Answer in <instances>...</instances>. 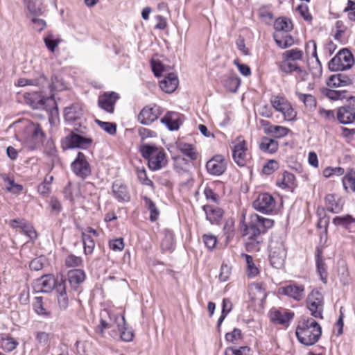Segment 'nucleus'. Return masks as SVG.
Masks as SVG:
<instances>
[{
	"label": "nucleus",
	"mask_w": 355,
	"mask_h": 355,
	"mask_svg": "<svg viewBox=\"0 0 355 355\" xmlns=\"http://www.w3.org/2000/svg\"><path fill=\"white\" fill-rule=\"evenodd\" d=\"M274 225V220L257 214L250 216V221L244 224L242 229V237L245 242V248L248 252L259 250V244L262 242L261 234H264Z\"/></svg>",
	"instance_id": "1"
},
{
	"label": "nucleus",
	"mask_w": 355,
	"mask_h": 355,
	"mask_svg": "<svg viewBox=\"0 0 355 355\" xmlns=\"http://www.w3.org/2000/svg\"><path fill=\"white\" fill-rule=\"evenodd\" d=\"M295 335L301 344L305 346H311L316 343L321 337L322 328L315 319L303 317L298 322Z\"/></svg>",
	"instance_id": "2"
},
{
	"label": "nucleus",
	"mask_w": 355,
	"mask_h": 355,
	"mask_svg": "<svg viewBox=\"0 0 355 355\" xmlns=\"http://www.w3.org/2000/svg\"><path fill=\"white\" fill-rule=\"evenodd\" d=\"M24 98L27 105L33 109L45 110L48 114L49 122L53 123L58 118V108L53 96L44 98L41 96L39 91L33 93L26 92Z\"/></svg>",
	"instance_id": "3"
},
{
	"label": "nucleus",
	"mask_w": 355,
	"mask_h": 355,
	"mask_svg": "<svg viewBox=\"0 0 355 355\" xmlns=\"http://www.w3.org/2000/svg\"><path fill=\"white\" fill-rule=\"evenodd\" d=\"M24 148L33 150L44 143L46 135L38 122L24 119Z\"/></svg>",
	"instance_id": "4"
},
{
	"label": "nucleus",
	"mask_w": 355,
	"mask_h": 355,
	"mask_svg": "<svg viewBox=\"0 0 355 355\" xmlns=\"http://www.w3.org/2000/svg\"><path fill=\"white\" fill-rule=\"evenodd\" d=\"M140 153L144 158L148 159V165L152 171H157L167 164L166 153L162 148L150 144H144L140 147Z\"/></svg>",
	"instance_id": "5"
},
{
	"label": "nucleus",
	"mask_w": 355,
	"mask_h": 355,
	"mask_svg": "<svg viewBox=\"0 0 355 355\" xmlns=\"http://www.w3.org/2000/svg\"><path fill=\"white\" fill-rule=\"evenodd\" d=\"M84 133L81 127L74 128L70 133L67 135L62 141L63 148H87L92 143V139L89 137H85L81 134Z\"/></svg>",
	"instance_id": "6"
},
{
	"label": "nucleus",
	"mask_w": 355,
	"mask_h": 355,
	"mask_svg": "<svg viewBox=\"0 0 355 355\" xmlns=\"http://www.w3.org/2000/svg\"><path fill=\"white\" fill-rule=\"evenodd\" d=\"M354 63L352 53L346 49L340 50L329 62L328 67L332 71L350 69Z\"/></svg>",
	"instance_id": "7"
},
{
	"label": "nucleus",
	"mask_w": 355,
	"mask_h": 355,
	"mask_svg": "<svg viewBox=\"0 0 355 355\" xmlns=\"http://www.w3.org/2000/svg\"><path fill=\"white\" fill-rule=\"evenodd\" d=\"M306 306L311 315L315 318L322 319L324 300L322 294L318 290H313L306 299Z\"/></svg>",
	"instance_id": "8"
},
{
	"label": "nucleus",
	"mask_w": 355,
	"mask_h": 355,
	"mask_svg": "<svg viewBox=\"0 0 355 355\" xmlns=\"http://www.w3.org/2000/svg\"><path fill=\"white\" fill-rule=\"evenodd\" d=\"M270 248V262L272 267L275 268H281L284 263L286 256L284 245L282 242L272 240L269 244Z\"/></svg>",
	"instance_id": "9"
},
{
	"label": "nucleus",
	"mask_w": 355,
	"mask_h": 355,
	"mask_svg": "<svg viewBox=\"0 0 355 355\" xmlns=\"http://www.w3.org/2000/svg\"><path fill=\"white\" fill-rule=\"evenodd\" d=\"M162 114V108L156 104L145 106L138 115V121L144 125H150Z\"/></svg>",
	"instance_id": "10"
},
{
	"label": "nucleus",
	"mask_w": 355,
	"mask_h": 355,
	"mask_svg": "<svg viewBox=\"0 0 355 355\" xmlns=\"http://www.w3.org/2000/svg\"><path fill=\"white\" fill-rule=\"evenodd\" d=\"M234 144L232 147V157L234 161L241 166H243L246 164V152H247V143L243 138L239 136L232 142Z\"/></svg>",
	"instance_id": "11"
},
{
	"label": "nucleus",
	"mask_w": 355,
	"mask_h": 355,
	"mask_svg": "<svg viewBox=\"0 0 355 355\" xmlns=\"http://www.w3.org/2000/svg\"><path fill=\"white\" fill-rule=\"evenodd\" d=\"M71 168L76 175L82 178H85L91 174L89 164L81 152H78L76 159L72 162Z\"/></svg>",
	"instance_id": "12"
},
{
	"label": "nucleus",
	"mask_w": 355,
	"mask_h": 355,
	"mask_svg": "<svg viewBox=\"0 0 355 355\" xmlns=\"http://www.w3.org/2000/svg\"><path fill=\"white\" fill-rule=\"evenodd\" d=\"M275 206V201L273 197L268 193L259 195L257 199L253 202L254 208L264 214L272 212Z\"/></svg>",
	"instance_id": "13"
},
{
	"label": "nucleus",
	"mask_w": 355,
	"mask_h": 355,
	"mask_svg": "<svg viewBox=\"0 0 355 355\" xmlns=\"http://www.w3.org/2000/svg\"><path fill=\"white\" fill-rule=\"evenodd\" d=\"M207 172L213 175L219 176L224 173L227 168L225 158L221 155H216L206 164Z\"/></svg>",
	"instance_id": "14"
},
{
	"label": "nucleus",
	"mask_w": 355,
	"mask_h": 355,
	"mask_svg": "<svg viewBox=\"0 0 355 355\" xmlns=\"http://www.w3.org/2000/svg\"><path fill=\"white\" fill-rule=\"evenodd\" d=\"M56 278L51 274L42 275L40 278L35 279L33 282V289L36 292L49 293L55 285H56Z\"/></svg>",
	"instance_id": "15"
},
{
	"label": "nucleus",
	"mask_w": 355,
	"mask_h": 355,
	"mask_svg": "<svg viewBox=\"0 0 355 355\" xmlns=\"http://www.w3.org/2000/svg\"><path fill=\"white\" fill-rule=\"evenodd\" d=\"M119 98V96L114 92H105L99 96L98 100V105L99 107L110 114H113L114 112V106L116 101Z\"/></svg>",
	"instance_id": "16"
},
{
	"label": "nucleus",
	"mask_w": 355,
	"mask_h": 355,
	"mask_svg": "<svg viewBox=\"0 0 355 355\" xmlns=\"http://www.w3.org/2000/svg\"><path fill=\"white\" fill-rule=\"evenodd\" d=\"M355 82V74L339 73L331 76L327 82L329 87H343L353 84Z\"/></svg>",
	"instance_id": "17"
},
{
	"label": "nucleus",
	"mask_w": 355,
	"mask_h": 355,
	"mask_svg": "<svg viewBox=\"0 0 355 355\" xmlns=\"http://www.w3.org/2000/svg\"><path fill=\"white\" fill-rule=\"evenodd\" d=\"M337 119L342 124L352 123L355 120V103L352 107L343 106L338 108L336 115Z\"/></svg>",
	"instance_id": "18"
},
{
	"label": "nucleus",
	"mask_w": 355,
	"mask_h": 355,
	"mask_svg": "<svg viewBox=\"0 0 355 355\" xmlns=\"http://www.w3.org/2000/svg\"><path fill=\"white\" fill-rule=\"evenodd\" d=\"M281 289L282 294L288 295L297 301L301 300L304 296V286L302 284L291 283Z\"/></svg>",
	"instance_id": "19"
},
{
	"label": "nucleus",
	"mask_w": 355,
	"mask_h": 355,
	"mask_svg": "<svg viewBox=\"0 0 355 355\" xmlns=\"http://www.w3.org/2000/svg\"><path fill=\"white\" fill-rule=\"evenodd\" d=\"M112 191L114 196L119 202H128L130 200V196L125 184L119 180L114 182L112 187Z\"/></svg>",
	"instance_id": "20"
},
{
	"label": "nucleus",
	"mask_w": 355,
	"mask_h": 355,
	"mask_svg": "<svg viewBox=\"0 0 355 355\" xmlns=\"http://www.w3.org/2000/svg\"><path fill=\"white\" fill-rule=\"evenodd\" d=\"M179 80L178 76L174 73H170L164 79L160 81L159 87L166 93H172L178 87Z\"/></svg>",
	"instance_id": "21"
},
{
	"label": "nucleus",
	"mask_w": 355,
	"mask_h": 355,
	"mask_svg": "<svg viewBox=\"0 0 355 355\" xmlns=\"http://www.w3.org/2000/svg\"><path fill=\"white\" fill-rule=\"evenodd\" d=\"M325 203L327 210L333 213H339L343 207V200L334 194H327L325 197Z\"/></svg>",
	"instance_id": "22"
},
{
	"label": "nucleus",
	"mask_w": 355,
	"mask_h": 355,
	"mask_svg": "<svg viewBox=\"0 0 355 355\" xmlns=\"http://www.w3.org/2000/svg\"><path fill=\"white\" fill-rule=\"evenodd\" d=\"M294 316V313L291 311L283 310L278 311L275 310L271 312V320L278 324L288 326L290 320Z\"/></svg>",
	"instance_id": "23"
},
{
	"label": "nucleus",
	"mask_w": 355,
	"mask_h": 355,
	"mask_svg": "<svg viewBox=\"0 0 355 355\" xmlns=\"http://www.w3.org/2000/svg\"><path fill=\"white\" fill-rule=\"evenodd\" d=\"M68 280L71 287L76 289L85 279V273L83 270H70L67 273Z\"/></svg>",
	"instance_id": "24"
},
{
	"label": "nucleus",
	"mask_w": 355,
	"mask_h": 355,
	"mask_svg": "<svg viewBox=\"0 0 355 355\" xmlns=\"http://www.w3.org/2000/svg\"><path fill=\"white\" fill-rule=\"evenodd\" d=\"M202 209L206 214L207 219L211 223H217L223 215V211L219 207L211 205H204Z\"/></svg>",
	"instance_id": "25"
},
{
	"label": "nucleus",
	"mask_w": 355,
	"mask_h": 355,
	"mask_svg": "<svg viewBox=\"0 0 355 355\" xmlns=\"http://www.w3.org/2000/svg\"><path fill=\"white\" fill-rule=\"evenodd\" d=\"M114 322L120 331L121 338L125 342H130L132 340L133 333L131 331H127L125 324V320L123 315H115Z\"/></svg>",
	"instance_id": "26"
},
{
	"label": "nucleus",
	"mask_w": 355,
	"mask_h": 355,
	"mask_svg": "<svg viewBox=\"0 0 355 355\" xmlns=\"http://www.w3.org/2000/svg\"><path fill=\"white\" fill-rule=\"evenodd\" d=\"M316 267L317 272L323 283H327V272L325 263L322 259V252L318 248L316 250Z\"/></svg>",
	"instance_id": "27"
},
{
	"label": "nucleus",
	"mask_w": 355,
	"mask_h": 355,
	"mask_svg": "<svg viewBox=\"0 0 355 355\" xmlns=\"http://www.w3.org/2000/svg\"><path fill=\"white\" fill-rule=\"evenodd\" d=\"M161 123L165 124L170 130H177L179 128L180 123L178 119V113L175 112H168L161 119Z\"/></svg>",
	"instance_id": "28"
},
{
	"label": "nucleus",
	"mask_w": 355,
	"mask_h": 355,
	"mask_svg": "<svg viewBox=\"0 0 355 355\" xmlns=\"http://www.w3.org/2000/svg\"><path fill=\"white\" fill-rule=\"evenodd\" d=\"M83 115V111L80 105L73 104L64 110V119L68 121H73L80 119Z\"/></svg>",
	"instance_id": "29"
},
{
	"label": "nucleus",
	"mask_w": 355,
	"mask_h": 355,
	"mask_svg": "<svg viewBox=\"0 0 355 355\" xmlns=\"http://www.w3.org/2000/svg\"><path fill=\"white\" fill-rule=\"evenodd\" d=\"M259 149L268 153H274L278 149V142L268 137H263L259 144Z\"/></svg>",
	"instance_id": "30"
},
{
	"label": "nucleus",
	"mask_w": 355,
	"mask_h": 355,
	"mask_svg": "<svg viewBox=\"0 0 355 355\" xmlns=\"http://www.w3.org/2000/svg\"><path fill=\"white\" fill-rule=\"evenodd\" d=\"M275 33H288L293 29V24L290 19L286 17H279L274 23Z\"/></svg>",
	"instance_id": "31"
},
{
	"label": "nucleus",
	"mask_w": 355,
	"mask_h": 355,
	"mask_svg": "<svg viewBox=\"0 0 355 355\" xmlns=\"http://www.w3.org/2000/svg\"><path fill=\"white\" fill-rule=\"evenodd\" d=\"M37 239V233L35 229L31 224L24 223V241L27 239L24 245L30 247L29 244L32 245Z\"/></svg>",
	"instance_id": "32"
},
{
	"label": "nucleus",
	"mask_w": 355,
	"mask_h": 355,
	"mask_svg": "<svg viewBox=\"0 0 355 355\" xmlns=\"http://www.w3.org/2000/svg\"><path fill=\"white\" fill-rule=\"evenodd\" d=\"M249 295L252 301L263 300L266 297V294L259 284H254L250 288Z\"/></svg>",
	"instance_id": "33"
},
{
	"label": "nucleus",
	"mask_w": 355,
	"mask_h": 355,
	"mask_svg": "<svg viewBox=\"0 0 355 355\" xmlns=\"http://www.w3.org/2000/svg\"><path fill=\"white\" fill-rule=\"evenodd\" d=\"M270 101L272 107L282 114L284 113L286 105L288 103L284 97L280 96H272Z\"/></svg>",
	"instance_id": "34"
},
{
	"label": "nucleus",
	"mask_w": 355,
	"mask_h": 355,
	"mask_svg": "<svg viewBox=\"0 0 355 355\" xmlns=\"http://www.w3.org/2000/svg\"><path fill=\"white\" fill-rule=\"evenodd\" d=\"M299 100L303 102L304 106L309 110L314 109L316 106V99L311 94H305L299 92H295Z\"/></svg>",
	"instance_id": "35"
},
{
	"label": "nucleus",
	"mask_w": 355,
	"mask_h": 355,
	"mask_svg": "<svg viewBox=\"0 0 355 355\" xmlns=\"http://www.w3.org/2000/svg\"><path fill=\"white\" fill-rule=\"evenodd\" d=\"M178 147L180 152L188 157L190 159L195 160L197 159V152L191 144L187 143H180Z\"/></svg>",
	"instance_id": "36"
},
{
	"label": "nucleus",
	"mask_w": 355,
	"mask_h": 355,
	"mask_svg": "<svg viewBox=\"0 0 355 355\" xmlns=\"http://www.w3.org/2000/svg\"><path fill=\"white\" fill-rule=\"evenodd\" d=\"M355 223V219L351 215L336 216L333 219L335 225L341 226L345 229H349L351 225Z\"/></svg>",
	"instance_id": "37"
},
{
	"label": "nucleus",
	"mask_w": 355,
	"mask_h": 355,
	"mask_svg": "<svg viewBox=\"0 0 355 355\" xmlns=\"http://www.w3.org/2000/svg\"><path fill=\"white\" fill-rule=\"evenodd\" d=\"M240 84L241 80L236 76H227L223 80L224 87L231 92H236Z\"/></svg>",
	"instance_id": "38"
},
{
	"label": "nucleus",
	"mask_w": 355,
	"mask_h": 355,
	"mask_svg": "<svg viewBox=\"0 0 355 355\" xmlns=\"http://www.w3.org/2000/svg\"><path fill=\"white\" fill-rule=\"evenodd\" d=\"M279 69L286 73H291L293 71H296L299 73L302 72V69L297 64L286 59H284V60L281 62Z\"/></svg>",
	"instance_id": "39"
},
{
	"label": "nucleus",
	"mask_w": 355,
	"mask_h": 355,
	"mask_svg": "<svg viewBox=\"0 0 355 355\" xmlns=\"http://www.w3.org/2000/svg\"><path fill=\"white\" fill-rule=\"evenodd\" d=\"M29 12L34 16H38L43 13L44 7L42 0H29L28 3Z\"/></svg>",
	"instance_id": "40"
},
{
	"label": "nucleus",
	"mask_w": 355,
	"mask_h": 355,
	"mask_svg": "<svg viewBox=\"0 0 355 355\" xmlns=\"http://www.w3.org/2000/svg\"><path fill=\"white\" fill-rule=\"evenodd\" d=\"M84 252L86 255L91 254L95 247V242L93 238L86 232L82 234Z\"/></svg>",
	"instance_id": "41"
},
{
	"label": "nucleus",
	"mask_w": 355,
	"mask_h": 355,
	"mask_svg": "<svg viewBox=\"0 0 355 355\" xmlns=\"http://www.w3.org/2000/svg\"><path fill=\"white\" fill-rule=\"evenodd\" d=\"M144 200L145 202L146 207L150 212V220L152 222L155 221L157 219L158 216L159 214V211L157 209L156 205L150 198H149L147 196L144 197Z\"/></svg>",
	"instance_id": "42"
},
{
	"label": "nucleus",
	"mask_w": 355,
	"mask_h": 355,
	"mask_svg": "<svg viewBox=\"0 0 355 355\" xmlns=\"http://www.w3.org/2000/svg\"><path fill=\"white\" fill-rule=\"evenodd\" d=\"M44 42L47 49L52 53L55 51V48L62 42L59 37H55L53 34L49 33L44 38Z\"/></svg>",
	"instance_id": "43"
},
{
	"label": "nucleus",
	"mask_w": 355,
	"mask_h": 355,
	"mask_svg": "<svg viewBox=\"0 0 355 355\" xmlns=\"http://www.w3.org/2000/svg\"><path fill=\"white\" fill-rule=\"evenodd\" d=\"M173 247V234L169 230L164 231V236L161 242V248L164 251H169Z\"/></svg>",
	"instance_id": "44"
},
{
	"label": "nucleus",
	"mask_w": 355,
	"mask_h": 355,
	"mask_svg": "<svg viewBox=\"0 0 355 355\" xmlns=\"http://www.w3.org/2000/svg\"><path fill=\"white\" fill-rule=\"evenodd\" d=\"M33 307L35 313L37 314L49 317L51 315V313L47 311L43 306L42 297H35L33 302Z\"/></svg>",
	"instance_id": "45"
},
{
	"label": "nucleus",
	"mask_w": 355,
	"mask_h": 355,
	"mask_svg": "<svg viewBox=\"0 0 355 355\" xmlns=\"http://www.w3.org/2000/svg\"><path fill=\"white\" fill-rule=\"evenodd\" d=\"M343 184L345 189L349 188L355 192V171L350 170L343 178Z\"/></svg>",
	"instance_id": "46"
},
{
	"label": "nucleus",
	"mask_w": 355,
	"mask_h": 355,
	"mask_svg": "<svg viewBox=\"0 0 355 355\" xmlns=\"http://www.w3.org/2000/svg\"><path fill=\"white\" fill-rule=\"evenodd\" d=\"M325 96L333 101L342 100L348 98L345 90L328 89L325 93Z\"/></svg>",
	"instance_id": "47"
},
{
	"label": "nucleus",
	"mask_w": 355,
	"mask_h": 355,
	"mask_svg": "<svg viewBox=\"0 0 355 355\" xmlns=\"http://www.w3.org/2000/svg\"><path fill=\"white\" fill-rule=\"evenodd\" d=\"M95 122L98 126L110 135H114L116 132V125L114 123L101 121L96 119Z\"/></svg>",
	"instance_id": "48"
},
{
	"label": "nucleus",
	"mask_w": 355,
	"mask_h": 355,
	"mask_svg": "<svg viewBox=\"0 0 355 355\" xmlns=\"http://www.w3.org/2000/svg\"><path fill=\"white\" fill-rule=\"evenodd\" d=\"M295 182V175L288 171H285L283 173V178L280 184L279 185L282 188H291Z\"/></svg>",
	"instance_id": "49"
},
{
	"label": "nucleus",
	"mask_w": 355,
	"mask_h": 355,
	"mask_svg": "<svg viewBox=\"0 0 355 355\" xmlns=\"http://www.w3.org/2000/svg\"><path fill=\"white\" fill-rule=\"evenodd\" d=\"M284 55H285V59L293 62L295 60H302L303 53L301 50H299L298 49H293L291 50L286 51V52H284Z\"/></svg>",
	"instance_id": "50"
},
{
	"label": "nucleus",
	"mask_w": 355,
	"mask_h": 355,
	"mask_svg": "<svg viewBox=\"0 0 355 355\" xmlns=\"http://www.w3.org/2000/svg\"><path fill=\"white\" fill-rule=\"evenodd\" d=\"M231 309H232V303H231L230 300L228 299H223L222 313L218 320V324H217L218 327H220L222 322H223L224 319L227 316V313L229 312H230Z\"/></svg>",
	"instance_id": "51"
},
{
	"label": "nucleus",
	"mask_w": 355,
	"mask_h": 355,
	"mask_svg": "<svg viewBox=\"0 0 355 355\" xmlns=\"http://www.w3.org/2000/svg\"><path fill=\"white\" fill-rule=\"evenodd\" d=\"M51 90L61 91L65 88L64 83L61 78L58 76H53L51 77V83L49 85Z\"/></svg>",
	"instance_id": "52"
},
{
	"label": "nucleus",
	"mask_w": 355,
	"mask_h": 355,
	"mask_svg": "<svg viewBox=\"0 0 355 355\" xmlns=\"http://www.w3.org/2000/svg\"><path fill=\"white\" fill-rule=\"evenodd\" d=\"M279 168V164L274 159L269 160L263 167L262 172L266 175H271Z\"/></svg>",
	"instance_id": "53"
},
{
	"label": "nucleus",
	"mask_w": 355,
	"mask_h": 355,
	"mask_svg": "<svg viewBox=\"0 0 355 355\" xmlns=\"http://www.w3.org/2000/svg\"><path fill=\"white\" fill-rule=\"evenodd\" d=\"M83 260L81 257L70 254L65 259V265L67 267H78L81 266Z\"/></svg>",
	"instance_id": "54"
},
{
	"label": "nucleus",
	"mask_w": 355,
	"mask_h": 355,
	"mask_svg": "<svg viewBox=\"0 0 355 355\" xmlns=\"http://www.w3.org/2000/svg\"><path fill=\"white\" fill-rule=\"evenodd\" d=\"M56 285H55L53 289H55V292L58 295L61 294H67L66 292V283L65 279H63V277L61 276L60 278L58 277L55 279Z\"/></svg>",
	"instance_id": "55"
},
{
	"label": "nucleus",
	"mask_w": 355,
	"mask_h": 355,
	"mask_svg": "<svg viewBox=\"0 0 355 355\" xmlns=\"http://www.w3.org/2000/svg\"><path fill=\"white\" fill-rule=\"evenodd\" d=\"M318 114L321 118L326 121H332L335 120V115L333 110H325L320 107L318 110Z\"/></svg>",
	"instance_id": "56"
},
{
	"label": "nucleus",
	"mask_w": 355,
	"mask_h": 355,
	"mask_svg": "<svg viewBox=\"0 0 355 355\" xmlns=\"http://www.w3.org/2000/svg\"><path fill=\"white\" fill-rule=\"evenodd\" d=\"M282 114L284 119L286 121H293L297 116L296 112L292 107L289 102L287 103L286 109Z\"/></svg>",
	"instance_id": "57"
},
{
	"label": "nucleus",
	"mask_w": 355,
	"mask_h": 355,
	"mask_svg": "<svg viewBox=\"0 0 355 355\" xmlns=\"http://www.w3.org/2000/svg\"><path fill=\"white\" fill-rule=\"evenodd\" d=\"M137 177L139 181L144 185L153 186V182L150 180L146 174V171L144 168L137 170Z\"/></svg>",
	"instance_id": "58"
},
{
	"label": "nucleus",
	"mask_w": 355,
	"mask_h": 355,
	"mask_svg": "<svg viewBox=\"0 0 355 355\" xmlns=\"http://www.w3.org/2000/svg\"><path fill=\"white\" fill-rule=\"evenodd\" d=\"M50 334L45 331H38L36 334V340L37 343L42 347L48 345Z\"/></svg>",
	"instance_id": "59"
},
{
	"label": "nucleus",
	"mask_w": 355,
	"mask_h": 355,
	"mask_svg": "<svg viewBox=\"0 0 355 355\" xmlns=\"http://www.w3.org/2000/svg\"><path fill=\"white\" fill-rule=\"evenodd\" d=\"M150 64H151L152 71H153L154 75L156 77L161 76L162 73L164 71V67H163V64L161 63V62L152 60L150 62Z\"/></svg>",
	"instance_id": "60"
},
{
	"label": "nucleus",
	"mask_w": 355,
	"mask_h": 355,
	"mask_svg": "<svg viewBox=\"0 0 355 355\" xmlns=\"http://www.w3.org/2000/svg\"><path fill=\"white\" fill-rule=\"evenodd\" d=\"M297 10L300 12V15L305 21H310L312 19V16L309 12V8L306 4H300L297 6Z\"/></svg>",
	"instance_id": "61"
},
{
	"label": "nucleus",
	"mask_w": 355,
	"mask_h": 355,
	"mask_svg": "<svg viewBox=\"0 0 355 355\" xmlns=\"http://www.w3.org/2000/svg\"><path fill=\"white\" fill-rule=\"evenodd\" d=\"M31 22L33 28L38 32H41L46 26V21L44 19L35 17L31 19Z\"/></svg>",
	"instance_id": "62"
},
{
	"label": "nucleus",
	"mask_w": 355,
	"mask_h": 355,
	"mask_svg": "<svg viewBox=\"0 0 355 355\" xmlns=\"http://www.w3.org/2000/svg\"><path fill=\"white\" fill-rule=\"evenodd\" d=\"M109 246L114 251H121L124 248L123 239L119 238L112 240L109 242Z\"/></svg>",
	"instance_id": "63"
},
{
	"label": "nucleus",
	"mask_w": 355,
	"mask_h": 355,
	"mask_svg": "<svg viewBox=\"0 0 355 355\" xmlns=\"http://www.w3.org/2000/svg\"><path fill=\"white\" fill-rule=\"evenodd\" d=\"M44 258L42 257H40L37 258L33 259L29 264V267L31 270H40L44 266Z\"/></svg>",
	"instance_id": "64"
}]
</instances>
